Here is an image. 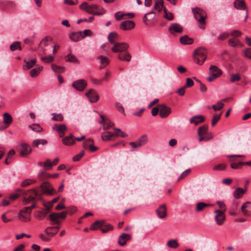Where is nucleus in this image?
<instances>
[{
    "label": "nucleus",
    "mask_w": 251,
    "mask_h": 251,
    "mask_svg": "<svg viewBox=\"0 0 251 251\" xmlns=\"http://www.w3.org/2000/svg\"><path fill=\"white\" fill-rule=\"evenodd\" d=\"M192 11L195 18L200 23V27L201 29H204L205 28L206 13L203 10L199 8H193Z\"/></svg>",
    "instance_id": "f257e3e1"
},
{
    "label": "nucleus",
    "mask_w": 251,
    "mask_h": 251,
    "mask_svg": "<svg viewBox=\"0 0 251 251\" xmlns=\"http://www.w3.org/2000/svg\"><path fill=\"white\" fill-rule=\"evenodd\" d=\"M194 58L197 64L202 65L206 58V50L203 47L197 49L194 52Z\"/></svg>",
    "instance_id": "f03ea898"
},
{
    "label": "nucleus",
    "mask_w": 251,
    "mask_h": 251,
    "mask_svg": "<svg viewBox=\"0 0 251 251\" xmlns=\"http://www.w3.org/2000/svg\"><path fill=\"white\" fill-rule=\"evenodd\" d=\"M198 134L199 136V141L201 142L203 141H208L213 138L212 134L211 132H208V126L203 125L199 127L198 129Z\"/></svg>",
    "instance_id": "7ed1b4c3"
},
{
    "label": "nucleus",
    "mask_w": 251,
    "mask_h": 251,
    "mask_svg": "<svg viewBox=\"0 0 251 251\" xmlns=\"http://www.w3.org/2000/svg\"><path fill=\"white\" fill-rule=\"evenodd\" d=\"M209 74L210 75L207 77L206 80L209 82H212L222 75V71L216 66L211 65L209 67Z\"/></svg>",
    "instance_id": "20e7f679"
},
{
    "label": "nucleus",
    "mask_w": 251,
    "mask_h": 251,
    "mask_svg": "<svg viewBox=\"0 0 251 251\" xmlns=\"http://www.w3.org/2000/svg\"><path fill=\"white\" fill-rule=\"evenodd\" d=\"M38 189H41L40 193L41 195L44 194H47L52 196L55 193V190L48 181L43 182Z\"/></svg>",
    "instance_id": "39448f33"
},
{
    "label": "nucleus",
    "mask_w": 251,
    "mask_h": 251,
    "mask_svg": "<svg viewBox=\"0 0 251 251\" xmlns=\"http://www.w3.org/2000/svg\"><path fill=\"white\" fill-rule=\"evenodd\" d=\"M105 13V10L103 8L100 7L95 4L90 5L88 11V14H93V15H102Z\"/></svg>",
    "instance_id": "423d86ee"
},
{
    "label": "nucleus",
    "mask_w": 251,
    "mask_h": 251,
    "mask_svg": "<svg viewBox=\"0 0 251 251\" xmlns=\"http://www.w3.org/2000/svg\"><path fill=\"white\" fill-rule=\"evenodd\" d=\"M23 195H25L29 198L30 200L35 201V199L37 198L38 200L40 199L41 194L40 191H37L35 189H32L27 191H23Z\"/></svg>",
    "instance_id": "0eeeda50"
},
{
    "label": "nucleus",
    "mask_w": 251,
    "mask_h": 251,
    "mask_svg": "<svg viewBox=\"0 0 251 251\" xmlns=\"http://www.w3.org/2000/svg\"><path fill=\"white\" fill-rule=\"evenodd\" d=\"M128 47L129 46L126 43H118L113 45L111 48V50L113 52L121 53L126 50Z\"/></svg>",
    "instance_id": "6e6552de"
},
{
    "label": "nucleus",
    "mask_w": 251,
    "mask_h": 251,
    "mask_svg": "<svg viewBox=\"0 0 251 251\" xmlns=\"http://www.w3.org/2000/svg\"><path fill=\"white\" fill-rule=\"evenodd\" d=\"M214 212L215 214L214 219L216 224L219 226L222 225L226 219L224 212L220 210H215Z\"/></svg>",
    "instance_id": "1a4fd4ad"
},
{
    "label": "nucleus",
    "mask_w": 251,
    "mask_h": 251,
    "mask_svg": "<svg viewBox=\"0 0 251 251\" xmlns=\"http://www.w3.org/2000/svg\"><path fill=\"white\" fill-rule=\"evenodd\" d=\"M19 155L21 157H25L29 154L32 151L31 147L26 143H22L20 145Z\"/></svg>",
    "instance_id": "9d476101"
},
{
    "label": "nucleus",
    "mask_w": 251,
    "mask_h": 251,
    "mask_svg": "<svg viewBox=\"0 0 251 251\" xmlns=\"http://www.w3.org/2000/svg\"><path fill=\"white\" fill-rule=\"evenodd\" d=\"M73 87L77 91H83L87 86V82L84 79H78L74 81L72 84Z\"/></svg>",
    "instance_id": "9b49d317"
},
{
    "label": "nucleus",
    "mask_w": 251,
    "mask_h": 251,
    "mask_svg": "<svg viewBox=\"0 0 251 251\" xmlns=\"http://www.w3.org/2000/svg\"><path fill=\"white\" fill-rule=\"evenodd\" d=\"M135 23L130 20H126L122 22L120 25V28L123 30H129L134 28L135 27Z\"/></svg>",
    "instance_id": "f8f14e48"
},
{
    "label": "nucleus",
    "mask_w": 251,
    "mask_h": 251,
    "mask_svg": "<svg viewBox=\"0 0 251 251\" xmlns=\"http://www.w3.org/2000/svg\"><path fill=\"white\" fill-rule=\"evenodd\" d=\"M160 112L159 116L162 118L167 117L171 112V108L165 104H159Z\"/></svg>",
    "instance_id": "ddd939ff"
},
{
    "label": "nucleus",
    "mask_w": 251,
    "mask_h": 251,
    "mask_svg": "<svg viewBox=\"0 0 251 251\" xmlns=\"http://www.w3.org/2000/svg\"><path fill=\"white\" fill-rule=\"evenodd\" d=\"M51 46H52L51 38L49 37H46L40 42V44L39 45V48L43 52V54H46V49L45 47L47 46L51 47Z\"/></svg>",
    "instance_id": "4468645a"
},
{
    "label": "nucleus",
    "mask_w": 251,
    "mask_h": 251,
    "mask_svg": "<svg viewBox=\"0 0 251 251\" xmlns=\"http://www.w3.org/2000/svg\"><path fill=\"white\" fill-rule=\"evenodd\" d=\"M156 213L157 216L160 219H163L167 216V207L165 204L160 205L159 207L156 209Z\"/></svg>",
    "instance_id": "2eb2a0df"
},
{
    "label": "nucleus",
    "mask_w": 251,
    "mask_h": 251,
    "mask_svg": "<svg viewBox=\"0 0 251 251\" xmlns=\"http://www.w3.org/2000/svg\"><path fill=\"white\" fill-rule=\"evenodd\" d=\"M169 31L171 34L175 33H181L183 31V27L177 23H172L169 27Z\"/></svg>",
    "instance_id": "dca6fc26"
},
{
    "label": "nucleus",
    "mask_w": 251,
    "mask_h": 251,
    "mask_svg": "<svg viewBox=\"0 0 251 251\" xmlns=\"http://www.w3.org/2000/svg\"><path fill=\"white\" fill-rule=\"evenodd\" d=\"M131 236L130 234L122 233L119 236L118 239V244L122 246H125L126 242L131 239Z\"/></svg>",
    "instance_id": "f3484780"
},
{
    "label": "nucleus",
    "mask_w": 251,
    "mask_h": 251,
    "mask_svg": "<svg viewBox=\"0 0 251 251\" xmlns=\"http://www.w3.org/2000/svg\"><path fill=\"white\" fill-rule=\"evenodd\" d=\"M241 211L246 216H251V202H246L241 206Z\"/></svg>",
    "instance_id": "a211bd4d"
},
{
    "label": "nucleus",
    "mask_w": 251,
    "mask_h": 251,
    "mask_svg": "<svg viewBox=\"0 0 251 251\" xmlns=\"http://www.w3.org/2000/svg\"><path fill=\"white\" fill-rule=\"evenodd\" d=\"M86 95L91 102H95L98 100L97 94L92 89L86 92Z\"/></svg>",
    "instance_id": "6ab92c4d"
},
{
    "label": "nucleus",
    "mask_w": 251,
    "mask_h": 251,
    "mask_svg": "<svg viewBox=\"0 0 251 251\" xmlns=\"http://www.w3.org/2000/svg\"><path fill=\"white\" fill-rule=\"evenodd\" d=\"M24 62L25 64L23 66V69L24 70H28L32 68L35 65L37 62V59L34 58L30 60L27 61V58L26 57L24 59Z\"/></svg>",
    "instance_id": "aec40b11"
},
{
    "label": "nucleus",
    "mask_w": 251,
    "mask_h": 251,
    "mask_svg": "<svg viewBox=\"0 0 251 251\" xmlns=\"http://www.w3.org/2000/svg\"><path fill=\"white\" fill-rule=\"evenodd\" d=\"M204 121V117L202 115H197L192 117L190 119L191 124H194L196 126L202 123Z\"/></svg>",
    "instance_id": "412c9836"
},
{
    "label": "nucleus",
    "mask_w": 251,
    "mask_h": 251,
    "mask_svg": "<svg viewBox=\"0 0 251 251\" xmlns=\"http://www.w3.org/2000/svg\"><path fill=\"white\" fill-rule=\"evenodd\" d=\"M70 38L74 42H77L82 39V31L71 33L69 34Z\"/></svg>",
    "instance_id": "4be33fe9"
},
{
    "label": "nucleus",
    "mask_w": 251,
    "mask_h": 251,
    "mask_svg": "<svg viewBox=\"0 0 251 251\" xmlns=\"http://www.w3.org/2000/svg\"><path fill=\"white\" fill-rule=\"evenodd\" d=\"M62 143L66 146H71L75 144V139L73 138V135L71 133L69 136H66L62 139Z\"/></svg>",
    "instance_id": "5701e85b"
},
{
    "label": "nucleus",
    "mask_w": 251,
    "mask_h": 251,
    "mask_svg": "<svg viewBox=\"0 0 251 251\" xmlns=\"http://www.w3.org/2000/svg\"><path fill=\"white\" fill-rule=\"evenodd\" d=\"M119 35L116 32L113 31L109 33L108 36V40L111 44L113 45L116 44V42L118 41Z\"/></svg>",
    "instance_id": "b1692460"
},
{
    "label": "nucleus",
    "mask_w": 251,
    "mask_h": 251,
    "mask_svg": "<svg viewBox=\"0 0 251 251\" xmlns=\"http://www.w3.org/2000/svg\"><path fill=\"white\" fill-rule=\"evenodd\" d=\"M118 58L120 60L129 62L131 60V55L128 52H123L118 54Z\"/></svg>",
    "instance_id": "393cba45"
},
{
    "label": "nucleus",
    "mask_w": 251,
    "mask_h": 251,
    "mask_svg": "<svg viewBox=\"0 0 251 251\" xmlns=\"http://www.w3.org/2000/svg\"><path fill=\"white\" fill-rule=\"evenodd\" d=\"M100 118L101 119V121L100 122V123L101 124H103V129H108L109 128L112 127L113 126V124L110 120L107 119L105 120L103 116L100 115Z\"/></svg>",
    "instance_id": "a878e982"
},
{
    "label": "nucleus",
    "mask_w": 251,
    "mask_h": 251,
    "mask_svg": "<svg viewBox=\"0 0 251 251\" xmlns=\"http://www.w3.org/2000/svg\"><path fill=\"white\" fill-rule=\"evenodd\" d=\"M155 17V13L153 11L150 12L145 14L143 17V22L146 25H148V22L153 20Z\"/></svg>",
    "instance_id": "bb28decb"
},
{
    "label": "nucleus",
    "mask_w": 251,
    "mask_h": 251,
    "mask_svg": "<svg viewBox=\"0 0 251 251\" xmlns=\"http://www.w3.org/2000/svg\"><path fill=\"white\" fill-rule=\"evenodd\" d=\"M234 6L235 8L244 10L246 8V4L243 0H236L234 2Z\"/></svg>",
    "instance_id": "cd10ccee"
},
{
    "label": "nucleus",
    "mask_w": 251,
    "mask_h": 251,
    "mask_svg": "<svg viewBox=\"0 0 251 251\" xmlns=\"http://www.w3.org/2000/svg\"><path fill=\"white\" fill-rule=\"evenodd\" d=\"M105 222L104 220L97 221L93 223L91 227V230H97L99 228H101L104 226Z\"/></svg>",
    "instance_id": "c85d7f7f"
},
{
    "label": "nucleus",
    "mask_w": 251,
    "mask_h": 251,
    "mask_svg": "<svg viewBox=\"0 0 251 251\" xmlns=\"http://www.w3.org/2000/svg\"><path fill=\"white\" fill-rule=\"evenodd\" d=\"M98 58L99 59H100V68L101 69L104 68L109 63V59L107 57H106V56H103V55H100V56H99L98 57Z\"/></svg>",
    "instance_id": "c756f323"
},
{
    "label": "nucleus",
    "mask_w": 251,
    "mask_h": 251,
    "mask_svg": "<svg viewBox=\"0 0 251 251\" xmlns=\"http://www.w3.org/2000/svg\"><path fill=\"white\" fill-rule=\"evenodd\" d=\"M45 233L47 236H49L50 238H51L55 235L57 233V230H54V226H49L45 229Z\"/></svg>",
    "instance_id": "7c9ffc66"
},
{
    "label": "nucleus",
    "mask_w": 251,
    "mask_h": 251,
    "mask_svg": "<svg viewBox=\"0 0 251 251\" xmlns=\"http://www.w3.org/2000/svg\"><path fill=\"white\" fill-rule=\"evenodd\" d=\"M246 189L242 188H237L233 192V196L236 199L240 198L245 193Z\"/></svg>",
    "instance_id": "2f4dec72"
},
{
    "label": "nucleus",
    "mask_w": 251,
    "mask_h": 251,
    "mask_svg": "<svg viewBox=\"0 0 251 251\" xmlns=\"http://www.w3.org/2000/svg\"><path fill=\"white\" fill-rule=\"evenodd\" d=\"M180 42L184 45H190L193 43L194 40L193 38H189L187 35H184L180 38Z\"/></svg>",
    "instance_id": "473e14b6"
},
{
    "label": "nucleus",
    "mask_w": 251,
    "mask_h": 251,
    "mask_svg": "<svg viewBox=\"0 0 251 251\" xmlns=\"http://www.w3.org/2000/svg\"><path fill=\"white\" fill-rule=\"evenodd\" d=\"M163 0H155L154 2V8L158 12H161L164 9Z\"/></svg>",
    "instance_id": "72a5a7b5"
},
{
    "label": "nucleus",
    "mask_w": 251,
    "mask_h": 251,
    "mask_svg": "<svg viewBox=\"0 0 251 251\" xmlns=\"http://www.w3.org/2000/svg\"><path fill=\"white\" fill-rule=\"evenodd\" d=\"M213 205L212 204H206L203 202H199L197 204L195 211L196 212H199L202 211L204 208L212 206Z\"/></svg>",
    "instance_id": "f704fd0d"
},
{
    "label": "nucleus",
    "mask_w": 251,
    "mask_h": 251,
    "mask_svg": "<svg viewBox=\"0 0 251 251\" xmlns=\"http://www.w3.org/2000/svg\"><path fill=\"white\" fill-rule=\"evenodd\" d=\"M43 67L40 66L37 68L32 69L30 72V75L32 77H35L38 75L43 70Z\"/></svg>",
    "instance_id": "c9c22d12"
},
{
    "label": "nucleus",
    "mask_w": 251,
    "mask_h": 251,
    "mask_svg": "<svg viewBox=\"0 0 251 251\" xmlns=\"http://www.w3.org/2000/svg\"><path fill=\"white\" fill-rule=\"evenodd\" d=\"M136 141L141 147L144 146L148 141L147 135L146 134L143 135Z\"/></svg>",
    "instance_id": "e433bc0d"
},
{
    "label": "nucleus",
    "mask_w": 251,
    "mask_h": 251,
    "mask_svg": "<svg viewBox=\"0 0 251 251\" xmlns=\"http://www.w3.org/2000/svg\"><path fill=\"white\" fill-rule=\"evenodd\" d=\"M18 219L22 222H27L30 221V216L29 214H23L19 213Z\"/></svg>",
    "instance_id": "4c0bfd02"
},
{
    "label": "nucleus",
    "mask_w": 251,
    "mask_h": 251,
    "mask_svg": "<svg viewBox=\"0 0 251 251\" xmlns=\"http://www.w3.org/2000/svg\"><path fill=\"white\" fill-rule=\"evenodd\" d=\"M47 143V141L45 139H40L34 140L32 145L33 147L38 148L39 145H45Z\"/></svg>",
    "instance_id": "58836bf2"
},
{
    "label": "nucleus",
    "mask_w": 251,
    "mask_h": 251,
    "mask_svg": "<svg viewBox=\"0 0 251 251\" xmlns=\"http://www.w3.org/2000/svg\"><path fill=\"white\" fill-rule=\"evenodd\" d=\"M10 50L13 51L16 50H22V47L21 46V42L19 41H16L13 42L10 46Z\"/></svg>",
    "instance_id": "ea45409f"
},
{
    "label": "nucleus",
    "mask_w": 251,
    "mask_h": 251,
    "mask_svg": "<svg viewBox=\"0 0 251 251\" xmlns=\"http://www.w3.org/2000/svg\"><path fill=\"white\" fill-rule=\"evenodd\" d=\"M4 123L7 125H9L12 122V117L8 113H4L3 115Z\"/></svg>",
    "instance_id": "a19ab883"
},
{
    "label": "nucleus",
    "mask_w": 251,
    "mask_h": 251,
    "mask_svg": "<svg viewBox=\"0 0 251 251\" xmlns=\"http://www.w3.org/2000/svg\"><path fill=\"white\" fill-rule=\"evenodd\" d=\"M53 130H56L58 132H65L67 129L66 126L64 125H57L55 124L52 127Z\"/></svg>",
    "instance_id": "79ce46f5"
},
{
    "label": "nucleus",
    "mask_w": 251,
    "mask_h": 251,
    "mask_svg": "<svg viewBox=\"0 0 251 251\" xmlns=\"http://www.w3.org/2000/svg\"><path fill=\"white\" fill-rule=\"evenodd\" d=\"M114 135L113 133L106 131L101 134V138L102 140H110Z\"/></svg>",
    "instance_id": "37998d69"
},
{
    "label": "nucleus",
    "mask_w": 251,
    "mask_h": 251,
    "mask_svg": "<svg viewBox=\"0 0 251 251\" xmlns=\"http://www.w3.org/2000/svg\"><path fill=\"white\" fill-rule=\"evenodd\" d=\"M164 13V18L167 19L169 21H172L174 19V16L172 13L168 11L167 8L164 7L163 9Z\"/></svg>",
    "instance_id": "c03bdc74"
},
{
    "label": "nucleus",
    "mask_w": 251,
    "mask_h": 251,
    "mask_svg": "<svg viewBox=\"0 0 251 251\" xmlns=\"http://www.w3.org/2000/svg\"><path fill=\"white\" fill-rule=\"evenodd\" d=\"M66 61L79 63V61L76 57L72 54H69L66 57Z\"/></svg>",
    "instance_id": "a18cd8bd"
},
{
    "label": "nucleus",
    "mask_w": 251,
    "mask_h": 251,
    "mask_svg": "<svg viewBox=\"0 0 251 251\" xmlns=\"http://www.w3.org/2000/svg\"><path fill=\"white\" fill-rule=\"evenodd\" d=\"M48 213V212L47 210L43 209L42 210L39 211L38 214L36 215V217L39 220H42L46 217Z\"/></svg>",
    "instance_id": "49530a36"
},
{
    "label": "nucleus",
    "mask_w": 251,
    "mask_h": 251,
    "mask_svg": "<svg viewBox=\"0 0 251 251\" xmlns=\"http://www.w3.org/2000/svg\"><path fill=\"white\" fill-rule=\"evenodd\" d=\"M21 193L23 194V190L18 189L16 190V193L11 195L9 198L12 201H15L19 197Z\"/></svg>",
    "instance_id": "de8ad7c7"
},
{
    "label": "nucleus",
    "mask_w": 251,
    "mask_h": 251,
    "mask_svg": "<svg viewBox=\"0 0 251 251\" xmlns=\"http://www.w3.org/2000/svg\"><path fill=\"white\" fill-rule=\"evenodd\" d=\"M167 245L170 248L176 249L178 247L179 244L176 240H171L167 242Z\"/></svg>",
    "instance_id": "09e8293b"
},
{
    "label": "nucleus",
    "mask_w": 251,
    "mask_h": 251,
    "mask_svg": "<svg viewBox=\"0 0 251 251\" xmlns=\"http://www.w3.org/2000/svg\"><path fill=\"white\" fill-rule=\"evenodd\" d=\"M113 229V226L111 224H104V226L101 227V230L102 233H106L109 231L112 230Z\"/></svg>",
    "instance_id": "8fccbe9b"
},
{
    "label": "nucleus",
    "mask_w": 251,
    "mask_h": 251,
    "mask_svg": "<svg viewBox=\"0 0 251 251\" xmlns=\"http://www.w3.org/2000/svg\"><path fill=\"white\" fill-rule=\"evenodd\" d=\"M52 167V163H51L50 159H47L44 163V168L45 171L50 170Z\"/></svg>",
    "instance_id": "3c124183"
},
{
    "label": "nucleus",
    "mask_w": 251,
    "mask_h": 251,
    "mask_svg": "<svg viewBox=\"0 0 251 251\" xmlns=\"http://www.w3.org/2000/svg\"><path fill=\"white\" fill-rule=\"evenodd\" d=\"M50 176V174L47 173L45 171H42L38 174V176L41 180L48 179Z\"/></svg>",
    "instance_id": "603ef678"
},
{
    "label": "nucleus",
    "mask_w": 251,
    "mask_h": 251,
    "mask_svg": "<svg viewBox=\"0 0 251 251\" xmlns=\"http://www.w3.org/2000/svg\"><path fill=\"white\" fill-rule=\"evenodd\" d=\"M41 60L45 63H50L53 61L54 58L51 55H49L41 57Z\"/></svg>",
    "instance_id": "864d4df0"
},
{
    "label": "nucleus",
    "mask_w": 251,
    "mask_h": 251,
    "mask_svg": "<svg viewBox=\"0 0 251 251\" xmlns=\"http://www.w3.org/2000/svg\"><path fill=\"white\" fill-rule=\"evenodd\" d=\"M29 127L35 132H40L42 131L43 128L38 124H32L29 126Z\"/></svg>",
    "instance_id": "5fc2aeb1"
},
{
    "label": "nucleus",
    "mask_w": 251,
    "mask_h": 251,
    "mask_svg": "<svg viewBox=\"0 0 251 251\" xmlns=\"http://www.w3.org/2000/svg\"><path fill=\"white\" fill-rule=\"evenodd\" d=\"M53 117L52 118V120L54 121H62L63 120L64 117L61 114H52Z\"/></svg>",
    "instance_id": "6e6d98bb"
},
{
    "label": "nucleus",
    "mask_w": 251,
    "mask_h": 251,
    "mask_svg": "<svg viewBox=\"0 0 251 251\" xmlns=\"http://www.w3.org/2000/svg\"><path fill=\"white\" fill-rule=\"evenodd\" d=\"M226 166L224 164H219L214 166L213 169L214 171H222L226 169Z\"/></svg>",
    "instance_id": "4d7b16f0"
},
{
    "label": "nucleus",
    "mask_w": 251,
    "mask_h": 251,
    "mask_svg": "<svg viewBox=\"0 0 251 251\" xmlns=\"http://www.w3.org/2000/svg\"><path fill=\"white\" fill-rule=\"evenodd\" d=\"M222 113H221L220 114H215L212 119V126H214L218 122V121L220 120L221 118V116L222 115Z\"/></svg>",
    "instance_id": "13d9d810"
},
{
    "label": "nucleus",
    "mask_w": 251,
    "mask_h": 251,
    "mask_svg": "<svg viewBox=\"0 0 251 251\" xmlns=\"http://www.w3.org/2000/svg\"><path fill=\"white\" fill-rule=\"evenodd\" d=\"M241 79L240 75L239 74H235L232 75L230 76V81L231 82H235L238 81Z\"/></svg>",
    "instance_id": "bf43d9fd"
},
{
    "label": "nucleus",
    "mask_w": 251,
    "mask_h": 251,
    "mask_svg": "<svg viewBox=\"0 0 251 251\" xmlns=\"http://www.w3.org/2000/svg\"><path fill=\"white\" fill-rule=\"evenodd\" d=\"M191 171V170L190 169H188L186 171H184L178 177V181H179L180 180L184 178L185 177L188 176L189 174L190 173Z\"/></svg>",
    "instance_id": "052dcab7"
},
{
    "label": "nucleus",
    "mask_w": 251,
    "mask_h": 251,
    "mask_svg": "<svg viewBox=\"0 0 251 251\" xmlns=\"http://www.w3.org/2000/svg\"><path fill=\"white\" fill-rule=\"evenodd\" d=\"M85 154L84 151H82L80 153L78 154L75 155L73 158V160L74 161H77L80 160V159L84 156Z\"/></svg>",
    "instance_id": "680f3d73"
},
{
    "label": "nucleus",
    "mask_w": 251,
    "mask_h": 251,
    "mask_svg": "<svg viewBox=\"0 0 251 251\" xmlns=\"http://www.w3.org/2000/svg\"><path fill=\"white\" fill-rule=\"evenodd\" d=\"M224 105V104L223 102L219 101L216 105H213L212 108L215 111L220 110L223 108Z\"/></svg>",
    "instance_id": "e2e57ef3"
},
{
    "label": "nucleus",
    "mask_w": 251,
    "mask_h": 251,
    "mask_svg": "<svg viewBox=\"0 0 251 251\" xmlns=\"http://www.w3.org/2000/svg\"><path fill=\"white\" fill-rule=\"evenodd\" d=\"M51 68L54 72H61L64 71V68L62 67L58 66L55 65H52Z\"/></svg>",
    "instance_id": "0e129e2a"
},
{
    "label": "nucleus",
    "mask_w": 251,
    "mask_h": 251,
    "mask_svg": "<svg viewBox=\"0 0 251 251\" xmlns=\"http://www.w3.org/2000/svg\"><path fill=\"white\" fill-rule=\"evenodd\" d=\"M48 219L53 222H54L58 219V214L56 213H52L49 215Z\"/></svg>",
    "instance_id": "69168bd1"
},
{
    "label": "nucleus",
    "mask_w": 251,
    "mask_h": 251,
    "mask_svg": "<svg viewBox=\"0 0 251 251\" xmlns=\"http://www.w3.org/2000/svg\"><path fill=\"white\" fill-rule=\"evenodd\" d=\"M90 5L87 2H84L79 5V8L81 10H85L88 13V9L90 7Z\"/></svg>",
    "instance_id": "338daca9"
},
{
    "label": "nucleus",
    "mask_w": 251,
    "mask_h": 251,
    "mask_svg": "<svg viewBox=\"0 0 251 251\" xmlns=\"http://www.w3.org/2000/svg\"><path fill=\"white\" fill-rule=\"evenodd\" d=\"M244 55L249 59H251V48L245 49L244 50Z\"/></svg>",
    "instance_id": "774afa93"
}]
</instances>
